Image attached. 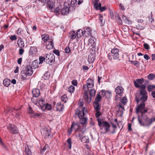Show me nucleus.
Instances as JSON below:
<instances>
[{
  "label": "nucleus",
  "instance_id": "47",
  "mask_svg": "<svg viewBox=\"0 0 155 155\" xmlns=\"http://www.w3.org/2000/svg\"><path fill=\"white\" fill-rule=\"evenodd\" d=\"M45 109L48 110H50L51 109V106L50 104L47 103L45 105Z\"/></svg>",
  "mask_w": 155,
  "mask_h": 155
},
{
  "label": "nucleus",
  "instance_id": "38",
  "mask_svg": "<svg viewBox=\"0 0 155 155\" xmlns=\"http://www.w3.org/2000/svg\"><path fill=\"white\" fill-rule=\"evenodd\" d=\"M102 97L99 94H97L95 98V101L94 102L99 103Z\"/></svg>",
  "mask_w": 155,
  "mask_h": 155
},
{
  "label": "nucleus",
  "instance_id": "63",
  "mask_svg": "<svg viewBox=\"0 0 155 155\" xmlns=\"http://www.w3.org/2000/svg\"><path fill=\"white\" fill-rule=\"evenodd\" d=\"M20 115L19 114V113L18 112V113H16V114H15V117L18 119H20Z\"/></svg>",
  "mask_w": 155,
  "mask_h": 155
},
{
  "label": "nucleus",
  "instance_id": "12",
  "mask_svg": "<svg viewBox=\"0 0 155 155\" xmlns=\"http://www.w3.org/2000/svg\"><path fill=\"white\" fill-rule=\"evenodd\" d=\"M87 112V109L85 107H83L81 110H79L78 114L79 118H82L84 117L85 115Z\"/></svg>",
  "mask_w": 155,
  "mask_h": 155
},
{
  "label": "nucleus",
  "instance_id": "3",
  "mask_svg": "<svg viewBox=\"0 0 155 155\" xmlns=\"http://www.w3.org/2000/svg\"><path fill=\"white\" fill-rule=\"evenodd\" d=\"M33 74L32 69L30 65H27L25 68H23L21 73L20 78L22 80H28V77Z\"/></svg>",
  "mask_w": 155,
  "mask_h": 155
},
{
  "label": "nucleus",
  "instance_id": "27",
  "mask_svg": "<svg viewBox=\"0 0 155 155\" xmlns=\"http://www.w3.org/2000/svg\"><path fill=\"white\" fill-rule=\"evenodd\" d=\"M10 80L8 78H5L3 81L4 85L6 87H8L10 84Z\"/></svg>",
  "mask_w": 155,
  "mask_h": 155
},
{
  "label": "nucleus",
  "instance_id": "37",
  "mask_svg": "<svg viewBox=\"0 0 155 155\" xmlns=\"http://www.w3.org/2000/svg\"><path fill=\"white\" fill-rule=\"evenodd\" d=\"M61 100L62 101L64 102V103H65L68 100L67 95L65 94L63 95L61 97Z\"/></svg>",
  "mask_w": 155,
  "mask_h": 155
},
{
  "label": "nucleus",
  "instance_id": "11",
  "mask_svg": "<svg viewBox=\"0 0 155 155\" xmlns=\"http://www.w3.org/2000/svg\"><path fill=\"white\" fill-rule=\"evenodd\" d=\"M28 113L31 114V117H39L41 115V114H38L34 112L32 108L29 107L28 110Z\"/></svg>",
  "mask_w": 155,
  "mask_h": 155
},
{
  "label": "nucleus",
  "instance_id": "35",
  "mask_svg": "<svg viewBox=\"0 0 155 155\" xmlns=\"http://www.w3.org/2000/svg\"><path fill=\"white\" fill-rule=\"evenodd\" d=\"M96 93V91L94 89H91L90 90L89 94L90 97H92L95 96Z\"/></svg>",
  "mask_w": 155,
  "mask_h": 155
},
{
  "label": "nucleus",
  "instance_id": "18",
  "mask_svg": "<svg viewBox=\"0 0 155 155\" xmlns=\"http://www.w3.org/2000/svg\"><path fill=\"white\" fill-rule=\"evenodd\" d=\"M32 94L33 97H37L40 94L39 89L37 88H34L32 90Z\"/></svg>",
  "mask_w": 155,
  "mask_h": 155
},
{
  "label": "nucleus",
  "instance_id": "55",
  "mask_svg": "<svg viewBox=\"0 0 155 155\" xmlns=\"http://www.w3.org/2000/svg\"><path fill=\"white\" fill-rule=\"evenodd\" d=\"M64 51H65V52L67 54L69 53L71 51V50L70 49V48H69V47H68V46H67L64 49Z\"/></svg>",
  "mask_w": 155,
  "mask_h": 155
},
{
  "label": "nucleus",
  "instance_id": "62",
  "mask_svg": "<svg viewBox=\"0 0 155 155\" xmlns=\"http://www.w3.org/2000/svg\"><path fill=\"white\" fill-rule=\"evenodd\" d=\"M144 58L147 60H148L150 58L148 56V55L147 54H146L144 55Z\"/></svg>",
  "mask_w": 155,
  "mask_h": 155
},
{
  "label": "nucleus",
  "instance_id": "57",
  "mask_svg": "<svg viewBox=\"0 0 155 155\" xmlns=\"http://www.w3.org/2000/svg\"><path fill=\"white\" fill-rule=\"evenodd\" d=\"M143 46L144 48L147 49L149 50L150 48V47L149 45L147 43H144L143 44Z\"/></svg>",
  "mask_w": 155,
  "mask_h": 155
},
{
  "label": "nucleus",
  "instance_id": "4",
  "mask_svg": "<svg viewBox=\"0 0 155 155\" xmlns=\"http://www.w3.org/2000/svg\"><path fill=\"white\" fill-rule=\"evenodd\" d=\"M119 50L118 49L114 48L111 50V52L108 54L107 57L108 59L111 61L112 60V57L114 60H120Z\"/></svg>",
  "mask_w": 155,
  "mask_h": 155
},
{
  "label": "nucleus",
  "instance_id": "14",
  "mask_svg": "<svg viewBox=\"0 0 155 155\" xmlns=\"http://www.w3.org/2000/svg\"><path fill=\"white\" fill-rule=\"evenodd\" d=\"M84 35L86 37H87L90 35H91V30L90 27H87L83 29Z\"/></svg>",
  "mask_w": 155,
  "mask_h": 155
},
{
  "label": "nucleus",
  "instance_id": "1",
  "mask_svg": "<svg viewBox=\"0 0 155 155\" xmlns=\"http://www.w3.org/2000/svg\"><path fill=\"white\" fill-rule=\"evenodd\" d=\"M135 86L136 87H139L141 89L140 92L139 94H137L135 97V99L137 100V102L138 100L146 101L147 99V93L146 91L145 90L146 86L145 85H139L135 81L134 82Z\"/></svg>",
  "mask_w": 155,
  "mask_h": 155
},
{
  "label": "nucleus",
  "instance_id": "40",
  "mask_svg": "<svg viewBox=\"0 0 155 155\" xmlns=\"http://www.w3.org/2000/svg\"><path fill=\"white\" fill-rule=\"evenodd\" d=\"M47 8H50L51 10H52L53 8L54 7V4L53 3H52L50 1V2H48V3H47Z\"/></svg>",
  "mask_w": 155,
  "mask_h": 155
},
{
  "label": "nucleus",
  "instance_id": "50",
  "mask_svg": "<svg viewBox=\"0 0 155 155\" xmlns=\"http://www.w3.org/2000/svg\"><path fill=\"white\" fill-rule=\"evenodd\" d=\"M39 64H42L44 61L45 62V57L41 56L39 57Z\"/></svg>",
  "mask_w": 155,
  "mask_h": 155
},
{
  "label": "nucleus",
  "instance_id": "64",
  "mask_svg": "<svg viewBox=\"0 0 155 155\" xmlns=\"http://www.w3.org/2000/svg\"><path fill=\"white\" fill-rule=\"evenodd\" d=\"M82 68L84 71L87 70L89 69L88 67L86 65H83L82 66Z\"/></svg>",
  "mask_w": 155,
  "mask_h": 155
},
{
  "label": "nucleus",
  "instance_id": "31",
  "mask_svg": "<svg viewBox=\"0 0 155 155\" xmlns=\"http://www.w3.org/2000/svg\"><path fill=\"white\" fill-rule=\"evenodd\" d=\"M93 106L96 111H99L100 110V105L98 103L94 102Z\"/></svg>",
  "mask_w": 155,
  "mask_h": 155
},
{
  "label": "nucleus",
  "instance_id": "22",
  "mask_svg": "<svg viewBox=\"0 0 155 155\" xmlns=\"http://www.w3.org/2000/svg\"><path fill=\"white\" fill-rule=\"evenodd\" d=\"M17 44L20 48H23L24 47L25 45L24 41L21 38H19L18 39Z\"/></svg>",
  "mask_w": 155,
  "mask_h": 155
},
{
  "label": "nucleus",
  "instance_id": "16",
  "mask_svg": "<svg viewBox=\"0 0 155 155\" xmlns=\"http://www.w3.org/2000/svg\"><path fill=\"white\" fill-rule=\"evenodd\" d=\"M123 91L124 89L123 87L121 86H118L116 87L115 89L116 93L120 96H121V94L123 92Z\"/></svg>",
  "mask_w": 155,
  "mask_h": 155
},
{
  "label": "nucleus",
  "instance_id": "39",
  "mask_svg": "<svg viewBox=\"0 0 155 155\" xmlns=\"http://www.w3.org/2000/svg\"><path fill=\"white\" fill-rule=\"evenodd\" d=\"M50 76V73L49 72H46L44 75H43L42 77L43 78H44L45 80H46Z\"/></svg>",
  "mask_w": 155,
  "mask_h": 155
},
{
  "label": "nucleus",
  "instance_id": "61",
  "mask_svg": "<svg viewBox=\"0 0 155 155\" xmlns=\"http://www.w3.org/2000/svg\"><path fill=\"white\" fill-rule=\"evenodd\" d=\"M53 53L57 56L59 55L60 53L58 50H54L53 51Z\"/></svg>",
  "mask_w": 155,
  "mask_h": 155
},
{
  "label": "nucleus",
  "instance_id": "13",
  "mask_svg": "<svg viewBox=\"0 0 155 155\" xmlns=\"http://www.w3.org/2000/svg\"><path fill=\"white\" fill-rule=\"evenodd\" d=\"M96 54L94 52L91 53L88 55V61L89 63H93L95 59Z\"/></svg>",
  "mask_w": 155,
  "mask_h": 155
},
{
  "label": "nucleus",
  "instance_id": "6",
  "mask_svg": "<svg viewBox=\"0 0 155 155\" xmlns=\"http://www.w3.org/2000/svg\"><path fill=\"white\" fill-rule=\"evenodd\" d=\"M94 85V82L91 78H89L86 82V84H84L83 89L84 91L88 92L89 88H92Z\"/></svg>",
  "mask_w": 155,
  "mask_h": 155
},
{
  "label": "nucleus",
  "instance_id": "15",
  "mask_svg": "<svg viewBox=\"0 0 155 155\" xmlns=\"http://www.w3.org/2000/svg\"><path fill=\"white\" fill-rule=\"evenodd\" d=\"M96 40L95 38L94 37L91 36L89 39L88 42L93 47V48H94L96 46Z\"/></svg>",
  "mask_w": 155,
  "mask_h": 155
},
{
  "label": "nucleus",
  "instance_id": "2",
  "mask_svg": "<svg viewBox=\"0 0 155 155\" xmlns=\"http://www.w3.org/2000/svg\"><path fill=\"white\" fill-rule=\"evenodd\" d=\"M138 119L141 126L149 128L152 124V121L151 119L144 114H142L140 116L138 115Z\"/></svg>",
  "mask_w": 155,
  "mask_h": 155
},
{
  "label": "nucleus",
  "instance_id": "44",
  "mask_svg": "<svg viewBox=\"0 0 155 155\" xmlns=\"http://www.w3.org/2000/svg\"><path fill=\"white\" fill-rule=\"evenodd\" d=\"M154 88H155V85H150L147 86V90L148 91H152Z\"/></svg>",
  "mask_w": 155,
  "mask_h": 155
},
{
  "label": "nucleus",
  "instance_id": "26",
  "mask_svg": "<svg viewBox=\"0 0 155 155\" xmlns=\"http://www.w3.org/2000/svg\"><path fill=\"white\" fill-rule=\"evenodd\" d=\"M77 37L78 38H80L84 35L83 31L81 29H78L76 33Z\"/></svg>",
  "mask_w": 155,
  "mask_h": 155
},
{
  "label": "nucleus",
  "instance_id": "56",
  "mask_svg": "<svg viewBox=\"0 0 155 155\" xmlns=\"http://www.w3.org/2000/svg\"><path fill=\"white\" fill-rule=\"evenodd\" d=\"M133 64L137 68H139V65L140 64V63L138 61H134V62Z\"/></svg>",
  "mask_w": 155,
  "mask_h": 155
},
{
  "label": "nucleus",
  "instance_id": "42",
  "mask_svg": "<svg viewBox=\"0 0 155 155\" xmlns=\"http://www.w3.org/2000/svg\"><path fill=\"white\" fill-rule=\"evenodd\" d=\"M49 150L48 146V145H46L43 148L42 150H41V153L43 154L44 153V152L46 150Z\"/></svg>",
  "mask_w": 155,
  "mask_h": 155
},
{
  "label": "nucleus",
  "instance_id": "17",
  "mask_svg": "<svg viewBox=\"0 0 155 155\" xmlns=\"http://www.w3.org/2000/svg\"><path fill=\"white\" fill-rule=\"evenodd\" d=\"M46 45V47L47 49H52L54 47L53 40L51 39H49V41L47 42Z\"/></svg>",
  "mask_w": 155,
  "mask_h": 155
},
{
  "label": "nucleus",
  "instance_id": "21",
  "mask_svg": "<svg viewBox=\"0 0 155 155\" xmlns=\"http://www.w3.org/2000/svg\"><path fill=\"white\" fill-rule=\"evenodd\" d=\"M64 108V105L61 102L58 103L56 106V110L57 111H61L63 110Z\"/></svg>",
  "mask_w": 155,
  "mask_h": 155
},
{
  "label": "nucleus",
  "instance_id": "43",
  "mask_svg": "<svg viewBox=\"0 0 155 155\" xmlns=\"http://www.w3.org/2000/svg\"><path fill=\"white\" fill-rule=\"evenodd\" d=\"M155 77V75L153 74H150L147 76L149 80H152L154 79Z\"/></svg>",
  "mask_w": 155,
  "mask_h": 155
},
{
  "label": "nucleus",
  "instance_id": "49",
  "mask_svg": "<svg viewBox=\"0 0 155 155\" xmlns=\"http://www.w3.org/2000/svg\"><path fill=\"white\" fill-rule=\"evenodd\" d=\"M136 83L138 84H142L144 82V79L143 78L141 79H136Z\"/></svg>",
  "mask_w": 155,
  "mask_h": 155
},
{
  "label": "nucleus",
  "instance_id": "30",
  "mask_svg": "<svg viewBox=\"0 0 155 155\" xmlns=\"http://www.w3.org/2000/svg\"><path fill=\"white\" fill-rule=\"evenodd\" d=\"M42 39L45 42H47L49 41V39H51L49 38V36L47 34L43 35H42Z\"/></svg>",
  "mask_w": 155,
  "mask_h": 155
},
{
  "label": "nucleus",
  "instance_id": "28",
  "mask_svg": "<svg viewBox=\"0 0 155 155\" xmlns=\"http://www.w3.org/2000/svg\"><path fill=\"white\" fill-rule=\"evenodd\" d=\"M38 102L41 107H43L45 105V100L42 98L39 99Z\"/></svg>",
  "mask_w": 155,
  "mask_h": 155
},
{
  "label": "nucleus",
  "instance_id": "23",
  "mask_svg": "<svg viewBox=\"0 0 155 155\" xmlns=\"http://www.w3.org/2000/svg\"><path fill=\"white\" fill-rule=\"evenodd\" d=\"M80 126L77 123H72L71 125V128L76 131H78L80 129Z\"/></svg>",
  "mask_w": 155,
  "mask_h": 155
},
{
  "label": "nucleus",
  "instance_id": "32",
  "mask_svg": "<svg viewBox=\"0 0 155 155\" xmlns=\"http://www.w3.org/2000/svg\"><path fill=\"white\" fill-rule=\"evenodd\" d=\"M80 119V123L83 125L86 124L87 119L86 117H83L82 118H79Z\"/></svg>",
  "mask_w": 155,
  "mask_h": 155
},
{
  "label": "nucleus",
  "instance_id": "34",
  "mask_svg": "<svg viewBox=\"0 0 155 155\" xmlns=\"http://www.w3.org/2000/svg\"><path fill=\"white\" fill-rule=\"evenodd\" d=\"M30 51L32 54H35L37 52V48L35 47H31V48Z\"/></svg>",
  "mask_w": 155,
  "mask_h": 155
},
{
  "label": "nucleus",
  "instance_id": "29",
  "mask_svg": "<svg viewBox=\"0 0 155 155\" xmlns=\"http://www.w3.org/2000/svg\"><path fill=\"white\" fill-rule=\"evenodd\" d=\"M94 0L95 2L94 4V7L95 9L97 10L100 9V8H101V3H97V2H98L97 0Z\"/></svg>",
  "mask_w": 155,
  "mask_h": 155
},
{
  "label": "nucleus",
  "instance_id": "53",
  "mask_svg": "<svg viewBox=\"0 0 155 155\" xmlns=\"http://www.w3.org/2000/svg\"><path fill=\"white\" fill-rule=\"evenodd\" d=\"M117 107L119 108V110L123 112V110H124V107L122 105L120 104H119L118 106Z\"/></svg>",
  "mask_w": 155,
  "mask_h": 155
},
{
  "label": "nucleus",
  "instance_id": "25",
  "mask_svg": "<svg viewBox=\"0 0 155 155\" xmlns=\"http://www.w3.org/2000/svg\"><path fill=\"white\" fill-rule=\"evenodd\" d=\"M76 34L74 31H71L69 33V37L71 39H74L76 37L77 35H76Z\"/></svg>",
  "mask_w": 155,
  "mask_h": 155
},
{
  "label": "nucleus",
  "instance_id": "54",
  "mask_svg": "<svg viewBox=\"0 0 155 155\" xmlns=\"http://www.w3.org/2000/svg\"><path fill=\"white\" fill-rule=\"evenodd\" d=\"M10 38L12 41H13L16 40L17 38V36L15 35H14L11 36L10 37Z\"/></svg>",
  "mask_w": 155,
  "mask_h": 155
},
{
  "label": "nucleus",
  "instance_id": "58",
  "mask_svg": "<svg viewBox=\"0 0 155 155\" xmlns=\"http://www.w3.org/2000/svg\"><path fill=\"white\" fill-rule=\"evenodd\" d=\"M97 112L95 114V116L97 118H98V117H100V116L101 115V112L99 111H96Z\"/></svg>",
  "mask_w": 155,
  "mask_h": 155
},
{
  "label": "nucleus",
  "instance_id": "9",
  "mask_svg": "<svg viewBox=\"0 0 155 155\" xmlns=\"http://www.w3.org/2000/svg\"><path fill=\"white\" fill-rule=\"evenodd\" d=\"M7 128L10 133L13 134H17L18 133L17 128L13 124H10L7 125Z\"/></svg>",
  "mask_w": 155,
  "mask_h": 155
},
{
  "label": "nucleus",
  "instance_id": "48",
  "mask_svg": "<svg viewBox=\"0 0 155 155\" xmlns=\"http://www.w3.org/2000/svg\"><path fill=\"white\" fill-rule=\"evenodd\" d=\"M127 100L126 97H123L121 100V103L124 105H125L127 103Z\"/></svg>",
  "mask_w": 155,
  "mask_h": 155
},
{
  "label": "nucleus",
  "instance_id": "52",
  "mask_svg": "<svg viewBox=\"0 0 155 155\" xmlns=\"http://www.w3.org/2000/svg\"><path fill=\"white\" fill-rule=\"evenodd\" d=\"M60 12V9L58 8H56L54 9V12L57 13L56 15L58 16V15L59 14Z\"/></svg>",
  "mask_w": 155,
  "mask_h": 155
},
{
  "label": "nucleus",
  "instance_id": "5",
  "mask_svg": "<svg viewBox=\"0 0 155 155\" xmlns=\"http://www.w3.org/2000/svg\"><path fill=\"white\" fill-rule=\"evenodd\" d=\"M136 100V101L138 104L139 101H141V103L140 104L138 105L137 107L136 108V111L137 114H138L140 112L141 113V114H144L148 111V109L147 108H145V104L144 102L146 101H143L140 100V99L138 100V101L137 102V100Z\"/></svg>",
  "mask_w": 155,
  "mask_h": 155
},
{
  "label": "nucleus",
  "instance_id": "19",
  "mask_svg": "<svg viewBox=\"0 0 155 155\" xmlns=\"http://www.w3.org/2000/svg\"><path fill=\"white\" fill-rule=\"evenodd\" d=\"M69 8L67 6H64L62 10L61 11V13L63 15H66L69 12Z\"/></svg>",
  "mask_w": 155,
  "mask_h": 155
},
{
  "label": "nucleus",
  "instance_id": "41",
  "mask_svg": "<svg viewBox=\"0 0 155 155\" xmlns=\"http://www.w3.org/2000/svg\"><path fill=\"white\" fill-rule=\"evenodd\" d=\"M75 90L74 87L73 85L70 86L68 88V91L70 93H73Z\"/></svg>",
  "mask_w": 155,
  "mask_h": 155
},
{
  "label": "nucleus",
  "instance_id": "8",
  "mask_svg": "<svg viewBox=\"0 0 155 155\" xmlns=\"http://www.w3.org/2000/svg\"><path fill=\"white\" fill-rule=\"evenodd\" d=\"M103 127L101 128V133L103 134L107 133L110 130V125L106 121L104 122L102 124Z\"/></svg>",
  "mask_w": 155,
  "mask_h": 155
},
{
  "label": "nucleus",
  "instance_id": "51",
  "mask_svg": "<svg viewBox=\"0 0 155 155\" xmlns=\"http://www.w3.org/2000/svg\"><path fill=\"white\" fill-rule=\"evenodd\" d=\"M78 2V0H71V6L72 7L74 6Z\"/></svg>",
  "mask_w": 155,
  "mask_h": 155
},
{
  "label": "nucleus",
  "instance_id": "46",
  "mask_svg": "<svg viewBox=\"0 0 155 155\" xmlns=\"http://www.w3.org/2000/svg\"><path fill=\"white\" fill-rule=\"evenodd\" d=\"M98 94L101 96V97H103L106 95V92L104 90H102L100 91Z\"/></svg>",
  "mask_w": 155,
  "mask_h": 155
},
{
  "label": "nucleus",
  "instance_id": "45",
  "mask_svg": "<svg viewBox=\"0 0 155 155\" xmlns=\"http://www.w3.org/2000/svg\"><path fill=\"white\" fill-rule=\"evenodd\" d=\"M67 142L68 145V147L69 149H71V138H68L67 139Z\"/></svg>",
  "mask_w": 155,
  "mask_h": 155
},
{
  "label": "nucleus",
  "instance_id": "33",
  "mask_svg": "<svg viewBox=\"0 0 155 155\" xmlns=\"http://www.w3.org/2000/svg\"><path fill=\"white\" fill-rule=\"evenodd\" d=\"M81 141L83 143H88L89 141V138L87 136H84L81 139Z\"/></svg>",
  "mask_w": 155,
  "mask_h": 155
},
{
  "label": "nucleus",
  "instance_id": "24",
  "mask_svg": "<svg viewBox=\"0 0 155 155\" xmlns=\"http://www.w3.org/2000/svg\"><path fill=\"white\" fill-rule=\"evenodd\" d=\"M88 92L84 91V98L85 99V101L88 103H90L91 101V98L90 97H89L88 94L87 93Z\"/></svg>",
  "mask_w": 155,
  "mask_h": 155
},
{
  "label": "nucleus",
  "instance_id": "36",
  "mask_svg": "<svg viewBox=\"0 0 155 155\" xmlns=\"http://www.w3.org/2000/svg\"><path fill=\"white\" fill-rule=\"evenodd\" d=\"M97 118V120L98 122V126L101 127L102 125L103 124V123L105 121H104L103 120L100 118V117H98Z\"/></svg>",
  "mask_w": 155,
  "mask_h": 155
},
{
  "label": "nucleus",
  "instance_id": "20",
  "mask_svg": "<svg viewBox=\"0 0 155 155\" xmlns=\"http://www.w3.org/2000/svg\"><path fill=\"white\" fill-rule=\"evenodd\" d=\"M24 152L25 155H32L31 151L29 148V147L28 145L25 146Z\"/></svg>",
  "mask_w": 155,
  "mask_h": 155
},
{
  "label": "nucleus",
  "instance_id": "60",
  "mask_svg": "<svg viewBox=\"0 0 155 155\" xmlns=\"http://www.w3.org/2000/svg\"><path fill=\"white\" fill-rule=\"evenodd\" d=\"M71 84L75 86H77L78 84V82L76 80H74L72 81Z\"/></svg>",
  "mask_w": 155,
  "mask_h": 155
},
{
  "label": "nucleus",
  "instance_id": "59",
  "mask_svg": "<svg viewBox=\"0 0 155 155\" xmlns=\"http://www.w3.org/2000/svg\"><path fill=\"white\" fill-rule=\"evenodd\" d=\"M24 52V50L23 49V48H20L19 51V54L21 55H22Z\"/></svg>",
  "mask_w": 155,
  "mask_h": 155
},
{
  "label": "nucleus",
  "instance_id": "7",
  "mask_svg": "<svg viewBox=\"0 0 155 155\" xmlns=\"http://www.w3.org/2000/svg\"><path fill=\"white\" fill-rule=\"evenodd\" d=\"M55 59V56L53 53H50L45 55V62L50 65L53 64Z\"/></svg>",
  "mask_w": 155,
  "mask_h": 155
},
{
  "label": "nucleus",
  "instance_id": "10",
  "mask_svg": "<svg viewBox=\"0 0 155 155\" xmlns=\"http://www.w3.org/2000/svg\"><path fill=\"white\" fill-rule=\"evenodd\" d=\"M41 133L43 136L45 138H47L50 135L51 132V129L49 127H45L42 128L41 130Z\"/></svg>",
  "mask_w": 155,
  "mask_h": 155
}]
</instances>
